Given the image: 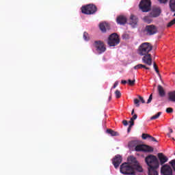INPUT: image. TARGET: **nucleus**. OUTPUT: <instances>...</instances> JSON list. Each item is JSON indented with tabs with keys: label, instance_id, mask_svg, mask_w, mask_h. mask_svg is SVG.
Here are the masks:
<instances>
[{
	"label": "nucleus",
	"instance_id": "obj_12",
	"mask_svg": "<svg viewBox=\"0 0 175 175\" xmlns=\"http://www.w3.org/2000/svg\"><path fill=\"white\" fill-rule=\"evenodd\" d=\"M121 162H122V157H121V155L118 154L115 156L112 161V163L115 169H118V166L121 165Z\"/></svg>",
	"mask_w": 175,
	"mask_h": 175
},
{
	"label": "nucleus",
	"instance_id": "obj_21",
	"mask_svg": "<svg viewBox=\"0 0 175 175\" xmlns=\"http://www.w3.org/2000/svg\"><path fill=\"white\" fill-rule=\"evenodd\" d=\"M168 100L175 102V90L168 92Z\"/></svg>",
	"mask_w": 175,
	"mask_h": 175
},
{
	"label": "nucleus",
	"instance_id": "obj_1",
	"mask_svg": "<svg viewBox=\"0 0 175 175\" xmlns=\"http://www.w3.org/2000/svg\"><path fill=\"white\" fill-rule=\"evenodd\" d=\"M145 162L148 167H159V160L155 155L149 154L145 158Z\"/></svg>",
	"mask_w": 175,
	"mask_h": 175
},
{
	"label": "nucleus",
	"instance_id": "obj_45",
	"mask_svg": "<svg viewBox=\"0 0 175 175\" xmlns=\"http://www.w3.org/2000/svg\"><path fill=\"white\" fill-rule=\"evenodd\" d=\"M122 124H123V125H124V126H126V125H128V121L127 120H123Z\"/></svg>",
	"mask_w": 175,
	"mask_h": 175
},
{
	"label": "nucleus",
	"instance_id": "obj_48",
	"mask_svg": "<svg viewBox=\"0 0 175 175\" xmlns=\"http://www.w3.org/2000/svg\"><path fill=\"white\" fill-rule=\"evenodd\" d=\"M126 36H128V35H126V34H123V35H122L123 39H125V38H126Z\"/></svg>",
	"mask_w": 175,
	"mask_h": 175
},
{
	"label": "nucleus",
	"instance_id": "obj_51",
	"mask_svg": "<svg viewBox=\"0 0 175 175\" xmlns=\"http://www.w3.org/2000/svg\"><path fill=\"white\" fill-rule=\"evenodd\" d=\"M170 131L171 133H173V129H171Z\"/></svg>",
	"mask_w": 175,
	"mask_h": 175
},
{
	"label": "nucleus",
	"instance_id": "obj_52",
	"mask_svg": "<svg viewBox=\"0 0 175 175\" xmlns=\"http://www.w3.org/2000/svg\"><path fill=\"white\" fill-rule=\"evenodd\" d=\"M174 17H175V13L174 14Z\"/></svg>",
	"mask_w": 175,
	"mask_h": 175
},
{
	"label": "nucleus",
	"instance_id": "obj_19",
	"mask_svg": "<svg viewBox=\"0 0 175 175\" xmlns=\"http://www.w3.org/2000/svg\"><path fill=\"white\" fill-rule=\"evenodd\" d=\"M99 28L102 32H106V29H109V24L106 23H100Z\"/></svg>",
	"mask_w": 175,
	"mask_h": 175
},
{
	"label": "nucleus",
	"instance_id": "obj_6",
	"mask_svg": "<svg viewBox=\"0 0 175 175\" xmlns=\"http://www.w3.org/2000/svg\"><path fill=\"white\" fill-rule=\"evenodd\" d=\"M139 8L142 12H150L151 10V1L142 0L139 4Z\"/></svg>",
	"mask_w": 175,
	"mask_h": 175
},
{
	"label": "nucleus",
	"instance_id": "obj_20",
	"mask_svg": "<svg viewBox=\"0 0 175 175\" xmlns=\"http://www.w3.org/2000/svg\"><path fill=\"white\" fill-rule=\"evenodd\" d=\"M128 161L129 162V165H131V166H133V165H136L137 163H138L137 160L133 156H131L128 159Z\"/></svg>",
	"mask_w": 175,
	"mask_h": 175
},
{
	"label": "nucleus",
	"instance_id": "obj_49",
	"mask_svg": "<svg viewBox=\"0 0 175 175\" xmlns=\"http://www.w3.org/2000/svg\"><path fill=\"white\" fill-rule=\"evenodd\" d=\"M133 114H135V109H133L131 111V116H133Z\"/></svg>",
	"mask_w": 175,
	"mask_h": 175
},
{
	"label": "nucleus",
	"instance_id": "obj_28",
	"mask_svg": "<svg viewBox=\"0 0 175 175\" xmlns=\"http://www.w3.org/2000/svg\"><path fill=\"white\" fill-rule=\"evenodd\" d=\"M115 95H116V98L117 99H119V98H121V92L120 90H117L115 92Z\"/></svg>",
	"mask_w": 175,
	"mask_h": 175
},
{
	"label": "nucleus",
	"instance_id": "obj_53",
	"mask_svg": "<svg viewBox=\"0 0 175 175\" xmlns=\"http://www.w3.org/2000/svg\"><path fill=\"white\" fill-rule=\"evenodd\" d=\"M172 140H174V138H172Z\"/></svg>",
	"mask_w": 175,
	"mask_h": 175
},
{
	"label": "nucleus",
	"instance_id": "obj_10",
	"mask_svg": "<svg viewBox=\"0 0 175 175\" xmlns=\"http://www.w3.org/2000/svg\"><path fill=\"white\" fill-rule=\"evenodd\" d=\"M161 173L163 175H173V170L170 165L165 164L161 167Z\"/></svg>",
	"mask_w": 175,
	"mask_h": 175
},
{
	"label": "nucleus",
	"instance_id": "obj_17",
	"mask_svg": "<svg viewBox=\"0 0 175 175\" xmlns=\"http://www.w3.org/2000/svg\"><path fill=\"white\" fill-rule=\"evenodd\" d=\"M157 91L159 92V96H161V98H163L165 96V95H166V92H165V89H163V87H162V85H159L157 86Z\"/></svg>",
	"mask_w": 175,
	"mask_h": 175
},
{
	"label": "nucleus",
	"instance_id": "obj_24",
	"mask_svg": "<svg viewBox=\"0 0 175 175\" xmlns=\"http://www.w3.org/2000/svg\"><path fill=\"white\" fill-rule=\"evenodd\" d=\"M169 5L171 12H175V0H170Z\"/></svg>",
	"mask_w": 175,
	"mask_h": 175
},
{
	"label": "nucleus",
	"instance_id": "obj_31",
	"mask_svg": "<svg viewBox=\"0 0 175 175\" xmlns=\"http://www.w3.org/2000/svg\"><path fill=\"white\" fill-rule=\"evenodd\" d=\"M142 137L144 140H146V139H149L150 137V134H146V133H143L142 135Z\"/></svg>",
	"mask_w": 175,
	"mask_h": 175
},
{
	"label": "nucleus",
	"instance_id": "obj_30",
	"mask_svg": "<svg viewBox=\"0 0 175 175\" xmlns=\"http://www.w3.org/2000/svg\"><path fill=\"white\" fill-rule=\"evenodd\" d=\"M153 67L155 70V72L157 73V75H159V70L158 69V66H157V63H153Z\"/></svg>",
	"mask_w": 175,
	"mask_h": 175
},
{
	"label": "nucleus",
	"instance_id": "obj_42",
	"mask_svg": "<svg viewBox=\"0 0 175 175\" xmlns=\"http://www.w3.org/2000/svg\"><path fill=\"white\" fill-rule=\"evenodd\" d=\"M141 68H144V69H146V70H150V68L146 66L144 64H141Z\"/></svg>",
	"mask_w": 175,
	"mask_h": 175
},
{
	"label": "nucleus",
	"instance_id": "obj_50",
	"mask_svg": "<svg viewBox=\"0 0 175 175\" xmlns=\"http://www.w3.org/2000/svg\"><path fill=\"white\" fill-rule=\"evenodd\" d=\"M110 100H111V96H109V101L110 102Z\"/></svg>",
	"mask_w": 175,
	"mask_h": 175
},
{
	"label": "nucleus",
	"instance_id": "obj_3",
	"mask_svg": "<svg viewBox=\"0 0 175 175\" xmlns=\"http://www.w3.org/2000/svg\"><path fill=\"white\" fill-rule=\"evenodd\" d=\"M152 50V46L148 42L142 43L138 49V54L139 55H146L150 54V52Z\"/></svg>",
	"mask_w": 175,
	"mask_h": 175
},
{
	"label": "nucleus",
	"instance_id": "obj_35",
	"mask_svg": "<svg viewBox=\"0 0 175 175\" xmlns=\"http://www.w3.org/2000/svg\"><path fill=\"white\" fill-rule=\"evenodd\" d=\"M149 139L150 140V142H155L156 143H158V141L157 140V139H155V137L150 135Z\"/></svg>",
	"mask_w": 175,
	"mask_h": 175
},
{
	"label": "nucleus",
	"instance_id": "obj_44",
	"mask_svg": "<svg viewBox=\"0 0 175 175\" xmlns=\"http://www.w3.org/2000/svg\"><path fill=\"white\" fill-rule=\"evenodd\" d=\"M161 3H167V0H158Z\"/></svg>",
	"mask_w": 175,
	"mask_h": 175
},
{
	"label": "nucleus",
	"instance_id": "obj_5",
	"mask_svg": "<svg viewBox=\"0 0 175 175\" xmlns=\"http://www.w3.org/2000/svg\"><path fill=\"white\" fill-rule=\"evenodd\" d=\"M98 11V8L94 4H89L81 8L83 14H95Z\"/></svg>",
	"mask_w": 175,
	"mask_h": 175
},
{
	"label": "nucleus",
	"instance_id": "obj_13",
	"mask_svg": "<svg viewBox=\"0 0 175 175\" xmlns=\"http://www.w3.org/2000/svg\"><path fill=\"white\" fill-rule=\"evenodd\" d=\"M142 62L146 65H148L149 66H151V65H152V58L151 57V54L148 53L147 55H144V57H142Z\"/></svg>",
	"mask_w": 175,
	"mask_h": 175
},
{
	"label": "nucleus",
	"instance_id": "obj_15",
	"mask_svg": "<svg viewBox=\"0 0 175 175\" xmlns=\"http://www.w3.org/2000/svg\"><path fill=\"white\" fill-rule=\"evenodd\" d=\"M161 8L155 7L153 8L150 13V17H159L161 15Z\"/></svg>",
	"mask_w": 175,
	"mask_h": 175
},
{
	"label": "nucleus",
	"instance_id": "obj_4",
	"mask_svg": "<svg viewBox=\"0 0 175 175\" xmlns=\"http://www.w3.org/2000/svg\"><path fill=\"white\" fill-rule=\"evenodd\" d=\"M120 172L122 174H135V171L133 170V165L129 164V163H122L120 165Z\"/></svg>",
	"mask_w": 175,
	"mask_h": 175
},
{
	"label": "nucleus",
	"instance_id": "obj_38",
	"mask_svg": "<svg viewBox=\"0 0 175 175\" xmlns=\"http://www.w3.org/2000/svg\"><path fill=\"white\" fill-rule=\"evenodd\" d=\"M139 99L141 100L142 103H146V100H144V98L142 96H139Z\"/></svg>",
	"mask_w": 175,
	"mask_h": 175
},
{
	"label": "nucleus",
	"instance_id": "obj_41",
	"mask_svg": "<svg viewBox=\"0 0 175 175\" xmlns=\"http://www.w3.org/2000/svg\"><path fill=\"white\" fill-rule=\"evenodd\" d=\"M137 114L133 115V117L131 118L133 121H135V120H137Z\"/></svg>",
	"mask_w": 175,
	"mask_h": 175
},
{
	"label": "nucleus",
	"instance_id": "obj_47",
	"mask_svg": "<svg viewBox=\"0 0 175 175\" xmlns=\"http://www.w3.org/2000/svg\"><path fill=\"white\" fill-rule=\"evenodd\" d=\"M121 83L122 84H126V80H122Z\"/></svg>",
	"mask_w": 175,
	"mask_h": 175
},
{
	"label": "nucleus",
	"instance_id": "obj_7",
	"mask_svg": "<svg viewBox=\"0 0 175 175\" xmlns=\"http://www.w3.org/2000/svg\"><path fill=\"white\" fill-rule=\"evenodd\" d=\"M94 47H95L97 53L98 54H102L103 53H105L106 51V46H105V42L101 40H96L93 43Z\"/></svg>",
	"mask_w": 175,
	"mask_h": 175
},
{
	"label": "nucleus",
	"instance_id": "obj_40",
	"mask_svg": "<svg viewBox=\"0 0 175 175\" xmlns=\"http://www.w3.org/2000/svg\"><path fill=\"white\" fill-rule=\"evenodd\" d=\"M129 124L130 126H133V125H135V120H132V119H130Z\"/></svg>",
	"mask_w": 175,
	"mask_h": 175
},
{
	"label": "nucleus",
	"instance_id": "obj_46",
	"mask_svg": "<svg viewBox=\"0 0 175 175\" xmlns=\"http://www.w3.org/2000/svg\"><path fill=\"white\" fill-rule=\"evenodd\" d=\"M132 126H129L128 129H127V132L128 133H129V132H131V131H132Z\"/></svg>",
	"mask_w": 175,
	"mask_h": 175
},
{
	"label": "nucleus",
	"instance_id": "obj_43",
	"mask_svg": "<svg viewBox=\"0 0 175 175\" xmlns=\"http://www.w3.org/2000/svg\"><path fill=\"white\" fill-rule=\"evenodd\" d=\"M117 85H118V81H116L111 88V90H113V88H116L117 87Z\"/></svg>",
	"mask_w": 175,
	"mask_h": 175
},
{
	"label": "nucleus",
	"instance_id": "obj_37",
	"mask_svg": "<svg viewBox=\"0 0 175 175\" xmlns=\"http://www.w3.org/2000/svg\"><path fill=\"white\" fill-rule=\"evenodd\" d=\"M151 100H152V94H150L148 99V101H147V103H151Z\"/></svg>",
	"mask_w": 175,
	"mask_h": 175
},
{
	"label": "nucleus",
	"instance_id": "obj_34",
	"mask_svg": "<svg viewBox=\"0 0 175 175\" xmlns=\"http://www.w3.org/2000/svg\"><path fill=\"white\" fill-rule=\"evenodd\" d=\"M135 81H136L135 79H133V80L129 79L128 80V83H129V85L133 86V85H135Z\"/></svg>",
	"mask_w": 175,
	"mask_h": 175
},
{
	"label": "nucleus",
	"instance_id": "obj_26",
	"mask_svg": "<svg viewBox=\"0 0 175 175\" xmlns=\"http://www.w3.org/2000/svg\"><path fill=\"white\" fill-rule=\"evenodd\" d=\"M161 114H162V112H158L156 115H154L150 118V120L152 121V120H157V119L159 118Z\"/></svg>",
	"mask_w": 175,
	"mask_h": 175
},
{
	"label": "nucleus",
	"instance_id": "obj_22",
	"mask_svg": "<svg viewBox=\"0 0 175 175\" xmlns=\"http://www.w3.org/2000/svg\"><path fill=\"white\" fill-rule=\"evenodd\" d=\"M133 171L137 170V172H139V173H142L143 172V167L139 165V163H137L136 164H134L133 165Z\"/></svg>",
	"mask_w": 175,
	"mask_h": 175
},
{
	"label": "nucleus",
	"instance_id": "obj_33",
	"mask_svg": "<svg viewBox=\"0 0 175 175\" xmlns=\"http://www.w3.org/2000/svg\"><path fill=\"white\" fill-rule=\"evenodd\" d=\"M174 24H175V18L172 21H171L170 23H168L167 27H172V25H174Z\"/></svg>",
	"mask_w": 175,
	"mask_h": 175
},
{
	"label": "nucleus",
	"instance_id": "obj_36",
	"mask_svg": "<svg viewBox=\"0 0 175 175\" xmlns=\"http://www.w3.org/2000/svg\"><path fill=\"white\" fill-rule=\"evenodd\" d=\"M134 69L137 70V69H142V64H137L134 66Z\"/></svg>",
	"mask_w": 175,
	"mask_h": 175
},
{
	"label": "nucleus",
	"instance_id": "obj_23",
	"mask_svg": "<svg viewBox=\"0 0 175 175\" xmlns=\"http://www.w3.org/2000/svg\"><path fill=\"white\" fill-rule=\"evenodd\" d=\"M151 15L150 16H144L143 18V21H144V23H146L147 24H151V23H152V18H151Z\"/></svg>",
	"mask_w": 175,
	"mask_h": 175
},
{
	"label": "nucleus",
	"instance_id": "obj_8",
	"mask_svg": "<svg viewBox=\"0 0 175 175\" xmlns=\"http://www.w3.org/2000/svg\"><path fill=\"white\" fill-rule=\"evenodd\" d=\"M144 32L147 36H152V35H155L158 32V29L154 25H149L146 26Z\"/></svg>",
	"mask_w": 175,
	"mask_h": 175
},
{
	"label": "nucleus",
	"instance_id": "obj_25",
	"mask_svg": "<svg viewBox=\"0 0 175 175\" xmlns=\"http://www.w3.org/2000/svg\"><path fill=\"white\" fill-rule=\"evenodd\" d=\"M107 133H109L111 136H118V132L114 131L110 129H107Z\"/></svg>",
	"mask_w": 175,
	"mask_h": 175
},
{
	"label": "nucleus",
	"instance_id": "obj_11",
	"mask_svg": "<svg viewBox=\"0 0 175 175\" xmlns=\"http://www.w3.org/2000/svg\"><path fill=\"white\" fill-rule=\"evenodd\" d=\"M157 157H158L157 159L159 161V164L160 163V165H165V163H166V162L169 161V158H167V157H166L162 152L158 153Z\"/></svg>",
	"mask_w": 175,
	"mask_h": 175
},
{
	"label": "nucleus",
	"instance_id": "obj_18",
	"mask_svg": "<svg viewBox=\"0 0 175 175\" xmlns=\"http://www.w3.org/2000/svg\"><path fill=\"white\" fill-rule=\"evenodd\" d=\"M159 167H148V175H158V171H157V169Z\"/></svg>",
	"mask_w": 175,
	"mask_h": 175
},
{
	"label": "nucleus",
	"instance_id": "obj_14",
	"mask_svg": "<svg viewBox=\"0 0 175 175\" xmlns=\"http://www.w3.org/2000/svg\"><path fill=\"white\" fill-rule=\"evenodd\" d=\"M128 19L126 18V16L124 15H120L116 18V23L117 24H119V25H125Z\"/></svg>",
	"mask_w": 175,
	"mask_h": 175
},
{
	"label": "nucleus",
	"instance_id": "obj_39",
	"mask_svg": "<svg viewBox=\"0 0 175 175\" xmlns=\"http://www.w3.org/2000/svg\"><path fill=\"white\" fill-rule=\"evenodd\" d=\"M166 113H173V109L172 108H167L166 109Z\"/></svg>",
	"mask_w": 175,
	"mask_h": 175
},
{
	"label": "nucleus",
	"instance_id": "obj_9",
	"mask_svg": "<svg viewBox=\"0 0 175 175\" xmlns=\"http://www.w3.org/2000/svg\"><path fill=\"white\" fill-rule=\"evenodd\" d=\"M135 150L137 152H154V148L146 144L137 145L135 146Z\"/></svg>",
	"mask_w": 175,
	"mask_h": 175
},
{
	"label": "nucleus",
	"instance_id": "obj_32",
	"mask_svg": "<svg viewBox=\"0 0 175 175\" xmlns=\"http://www.w3.org/2000/svg\"><path fill=\"white\" fill-rule=\"evenodd\" d=\"M140 102V100H139V99L137 98H135L134 99V104L136 105V107H139L140 104H139Z\"/></svg>",
	"mask_w": 175,
	"mask_h": 175
},
{
	"label": "nucleus",
	"instance_id": "obj_16",
	"mask_svg": "<svg viewBox=\"0 0 175 175\" xmlns=\"http://www.w3.org/2000/svg\"><path fill=\"white\" fill-rule=\"evenodd\" d=\"M137 23H139V18H137V16L132 14L130 17V25L132 27H136L137 25Z\"/></svg>",
	"mask_w": 175,
	"mask_h": 175
},
{
	"label": "nucleus",
	"instance_id": "obj_2",
	"mask_svg": "<svg viewBox=\"0 0 175 175\" xmlns=\"http://www.w3.org/2000/svg\"><path fill=\"white\" fill-rule=\"evenodd\" d=\"M120 36L117 33H111L107 40V44L109 47H116V46H118L120 44Z\"/></svg>",
	"mask_w": 175,
	"mask_h": 175
},
{
	"label": "nucleus",
	"instance_id": "obj_29",
	"mask_svg": "<svg viewBox=\"0 0 175 175\" xmlns=\"http://www.w3.org/2000/svg\"><path fill=\"white\" fill-rule=\"evenodd\" d=\"M83 39L84 40H86V41L90 40V36L88 35V33L87 32L83 33Z\"/></svg>",
	"mask_w": 175,
	"mask_h": 175
},
{
	"label": "nucleus",
	"instance_id": "obj_27",
	"mask_svg": "<svg viewBox=\"0 0 175 175\" xmlns=\"http://www.w3.org/2000/svg\"><path fill=\"white\" fill-rule=\"evenodd\" d=\"M169 163L170 165H171V167H172L174 172H175V159L170 161Z\"/></svg>",
	"mask_w": 175,
	"mask_h": 175
}]
</instances>
